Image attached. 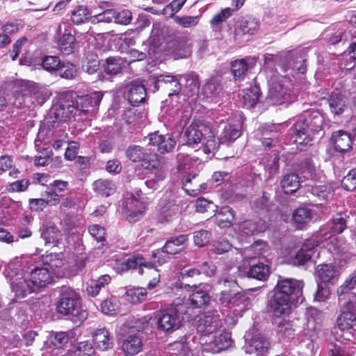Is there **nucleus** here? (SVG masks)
Wrapping results in <instances>:
<instances>
[{"label": "nucleus", "mask_w": 356, "mask_h": 356, "mask_svg": "<svg viewBox=\"0 0 356 356\" xmlns=\"http://www.w3.org/2000/svg\"><path fill=\"white\" fill-rule=\"evenodd\" d=\"M103 94L98 91L77 97L75 100L70 92L61 94L49 113V118L52 119L50 122H65L77 112H93L99 106Z\"/></svg>", "instance_id": "obj_1"}, {"label": "nucleus", "mask_w": 356, "mask_h": 356, "mask_svg": "<svg viewBox=\"0 0 356 356\" xmlns=\"http://www.w3.org/2000/svg\"><path fill=\"white\" fill-rule=\"evenodd\" d=\"M22 267V270L28 275L29 280L37 291L51 282L53 273L40 263L38 255L24 256L11 263L9 268L12 270Z\"/></svg>", "instance_id": "obj_2"}, {"label": "nucleus", "mask_w": 356, "mask_h": 356, "mask_svg": "<svg viewBox=\"0 0 356 356\" xmlns=\"http://www.w3.org/2000/svg\"><path fill=\"white\" fill-rule=\"evenodd\" d=\"M49 90L38 84L22 80L15 83L14 104L19 108L41 106L49 97Z\"/></svg>", "instance_id": "obj_3"}, {"label": "nucleus", "mask_w": 356, "mask_h": 356, "mask_svg": "<svg viewBox=\"0 0 356 356\" xmlns=\"http://www.w3.org/2000/svg\"><path fill=\"white\" fill-rule=\"evenodd\" d=\"M268 84V98L273 104H281L289 98L290 77L286 75H280L277 70L267 72Z\"/></svg>", "instance_id": "obj_4"}, {"label": "nucleus", "mask_w": 356, "mask_h": 356, "mask_svg": "<svg viewBox=\"0 0 356 356\" xmlns=\"http://www.w3.org/2000/svg\"><path fill=\"white\" fill-rule=\"evenodd\" d=\"M180 78L181 76L160 74L149 77L147 82L149 87L153 86L152 90L154 92L160 90L163 94L171 97L179 95L181 90Z\"/></svg>", "instance_id": "obj_5"}, {"label": "nucleus", "mask_w": 356, "mask_h": 356, "mask_svg": "<svg viewBox=\"0 0 356 356\" xmlns=\"http://www.w3.org/2000/svg\"><path fill=\"white\" fill-rule=\"evenodd\" d=\"M254 320L253 327L245 332L244 336L248 343L245 346V351L248 354H255L257 356H262L266 354L269 348L270 342L264 334L257 332L256 329V317H252Z\"/></svg>", "instance_id": "obj_6"}, {"label": "nucleus", "mask_w": 356, "mask_h": 356, "mask_svg": "<svg viewBox=\"0 0 356 356\" xmlns=\"http://www.w3.org/2000/svg\"><path fill=\"white\" fill-rule=\"evenodd\" d=\"M81 307L80 296L70 287H61L59 291V300L56 304V312L79 311Z\"/></svg>", "instance_id": "obj_7"}, {"label": "nucleus", "mask_w": 356, "mask_h": 356, "mask_svg": "<svg viewBox=\"0 0 356 356\" xmlns=\"http://www.w3.org/2000/svg\"><path fill=\"white\" fill-rule=\"evenodd\" d=\"M268 306L273 312H286L295 309L298 307H301L300 310L306 309L303 297H298L296 300H291L286 295H282L275 291L269 298Z\"/></svg>", "instance_id": "obj_8"}, {"label": "nucleus", "mask_w": 356, "mask_h": 356, "mask_svg": "<svg viewBox=\"0 0 356 356\" xmlns=\"http://www.w3.org/2000/svg\"><path fill=\"white\" fill-rule=\"evenodd\" d=\"M12 291L17 298H22L27 294L37 291L33 285L27 274L22 270V272L14 273L10 275Z\"/></svg>", "instance_id": "obj_9"}, {"label": "nucleus", "mask_w": 356, "mask_h": 356, "mask_svg": "<svg viewBox=\"0 0 356 356\" xmlns=\"http://www.w3.org/2000/svg\"><path fill=\"white\" fill-rule=\"evenodd\" d=\"M305 59L300 54H289L280 59L279 67L287 77L294 76L296 73L306 72Z\"/></svg>", "instance_id": "obj_10"}, {"label": "nucleus", "mask_w": 356, "mask_h": 356, "mask_svg": "<svg viewBox=\"0 0 356 356\" xmlns=\"http://www.w3.org/2000/svg\"><path fill=\"white\" fill-rule=\"evenodd\" d=\"M222 327L221 316L219 314L202 313L197 321V332L208 335Z\"/></svg>", "instance_id": "obj_11"}, {"label": "nucleus", "mask_w": 356, "mask_h": 356, "mask_svg": "<svg viewBox=\"0 0 356 356\" xmlns=\"http://www.w3.org/2000/svg\"><path fill=\"white\" fill-rule=\"evenodd\" d=\"M356 284V274L353 273L346 280L344 283L337 289L339 296V304L343 312H356V296H351L348 300L342 296L348 291L354 289Z\"/></svg>", "instance_id": "obj_12"}, {"label": "nucleus", "mask_w": 356, "mask_h": 356, "mask_svg": "<svg viewBox=\"0 0 356 356\" xmlns=\"http://www.w3.org/2000/svg\"><path fill=\"white\" fill-rule=\"evenodd\" d=\"M302 282L289 278L284 279L278 281L275 291L282 295H286L291 300H296L298 297H302Z\"/></svg>", "instance_id": "obj_13"}, {"label": "nucleus", "mask_w": 356, "mask_h": 356, "mask_svg": "<svg viewBox=\"0 0 356 356\" xmlns=\"http://www.w3.org/2000/svg\"><path fill=\"white\" fill-rule=\"evenodd\" d=\"M291 131L295 136L294 143L298 145L302 146L299 147L300 149H302L303 147L307 146V145L312 140L313 136L301 115L294 123Z\"/></svg>", "instance_id": "obj_14"}, {"label": "nucleus", "mask_w": 356, "mask_h": 356, "mask_svg": "<svg viewBox=\"0 0 356 356\" xmlns=\"http://www.w3.org/2000/svg\"><path fill=\"white\" fill-rule=\"evenodd\" d=\"M316 275L317 282L334 284L339 278V271L331 264H323L317 266Z\"/></svg>", "instance_id": "obj_15"}, {"label": "nucleus", "mask_w": 356, "mask_h": 356, "mask_svg": "<svg viewBox=\"0 0 356 356\" xmlns=\"http://www.w3.org/2000/svg\"><path fill=\"white\" fill-rule=\"evenodd\" d=\"M207 132H211L205 126L200 124H191L188 126L184 133V140L186 143L192 147H195L202 140H204V136Z\"/></svg>", "instance_id": "obj_16"}, {"label": "nucleus", "mask_w": 356, "mask_h": 356, "mask_svg": "<svg viewBox=\"0 0 356 356\" xmlns=\"http://www.w3.org/2000/svg\"><path fill=\"white\" fill-rule=\"evenodd\" d=\"M125 90L130 104L134 106H138L145 99L146 89L139 80H134L127 84Z\"/></svg>", "instance_id": "obj_17"}, {"label": "nucleus", "mask_w": 356, "mask_h": 356, "mask_svg": "<svg viewBox=\"0 0 356 356\" xmlns=\"http://www.w3.org/2000/svg\"><path fill=\"white\" fill-rule=\"evenodd\" d=\"M149 144L157 146L158 151L161 154H165L175 149L176 140L168 135L163 136L153 133L149 135Z\"/></svg>", "instance_id": "obj_18"}, {"label": "nucleus", "mask_w": 356, "mask_h": 356, "mask_svg": "<svg viewBox=\"0 0 356 356\" xmlns=\"http://www.w3.org/2000/svg\"><path fill=\"white\" fill-rule=\"evenodd\" d=\"M182 320L179 313H163L158 320V328L165 332H172L179 327Z\"/></svg>", "instance_id": "obj_19"}, {"label": "nucleus", "mask_w": 356, "mask_h": 356, "mask_svg": "<svg viewBox=\"0 0 356 356\" xmlns=\"http://www.w3.org/2000/svg\"><path fill=\"white\" fill-rule=\"evenodd\" d=\"M127 219L129 222L138 220L144 214L146 207L143 202L134 197H129L125 201Z\"/></svg>", "instance_id": "obj_20"}, {"label": "nucleus", "mask_w": 356, "mask_h": 356, "mask_svg": "<svg viewBox=\"0 0 356 356\" xmlns=\"http://www.w3.org/2000/svg\"><path fill=\"white\" fill-rule=\"evenodd\" d=\"M186 234H181L177 236H172L165 242L161 248L163 254L176 255L181 253L184 250V245L188 241Z\"/></svg>", "instance_id": "obj_21"}, {"label": "nucleus", "mask_w": 356, "mask_h": 356, "mask_svg": "<svg viewBox=\"0 0 356 356\" xmlns=\"http://www.w3.org/2000/svg\"><path fill=\"white\" fill-rule=\"evenodd\" d=\"M316 246L317 245L313 241H305L292 259V263L296 266L304 265L312 259L316 252L315 248Z\"/></svg>", "instance_id": "obj_22"}, {"label": "nucleus", "mask_w": 356, "mask_h": 356, "mask_svg": "<svg viewBox=\"0 0 356 356\" xmlns=\"http://www.w3.org/2000/svg\"><path fill=\"white\" fill-rule=\"evenodd\" d=\"M331 140L334 145V149L339 152L343 153L352 148L351 136L345 131L339 130L334 132Z\"/></svg>", "instance_id": "obj_23"}, {"label": "nucleus", "mask_w": 356, "mask_h": 356, "mask_svg": "<svg viewBox=\"0 0 356 356\" xmlns=\"http://www.w3.org/2000/svg\"><path fill=\"white\" fill-rule=\"evenodd\" d=\"M122 349L128 355H135L143 350V342L139 332L129 334L122 342Z\"/></svg>", "instance_id": "obj_24"}, {"label": "nucleus", "mask_w": 356, "mask_h": 356, "mask_svg": "<svg viewBox=\"0 0 356 356\" xmlns=\"http://www.w3.org/2000/svg\"><path fill=\"white\" fill-rule=\"evenodd\" d=\"M305 122L307 124L309 131L313 135L319 132L323 126V115L318 111H307L301 115Z\"/></svg>", "instance_id": "obj_25"}, {"label": "nucleus", "mask_w": 356, "mask_h": 356, "mask_svg": "<svg viewBox=\"0 0 356 356\" xmlns=\"http://www.w3.org/2000/svg\"><path fill=\"white\" fill-rule=\"evenodd\" d=\"M183 188L190 195H197L202 190L206 189V184L201 183L195 174H188L182 179Z\"/></svg>", "instance_id": "obj_26"}, {"label": "nucleus", "mask_w": 356, "mask_h": 356, "mask_svg": "<svg viewBox=\"0 0 356 356\" xmlns=\"http://www.w3.org/2000/svg\"><path fill=\"white\" fill-rule=\"evenodd\" d=\"M211 251L216 254H222L223 253L230 252L231 254H234L236 256L234 259H232V261H237L243 257L242 250L237 248H233L228 240L225 238H220L215 241L213 244Z\"/></svg>", "instance_id": "obj_27"}, {"label": "nucleus", "mask_w": 356, "mask_h": 356, "mask_svg": "<svg viewBox=\"0 0 356 356\" xmlns=\"http://www.w3.org/2000/svg\"><path fill=\"white\" fill-rule=\"evenodd\" d=\"M330 110L334 116L341 115L347 108L348 98L339 93H332L327 99Z\"/></svg>", "instance_id": "obj_28"}, {"label": "nucleus", "mask_w": 356, "mask_h": 356, "mask_svg": "<svg viewBox=\"0 0 356 356\" xmlns=\"http://www.w3.org/2000/svg\"><path fill=\"white\" fill-rule=\"evenodd\" d=\"M245 298L244 295L237 292L236 290H231L230 291L223 290L220 293L219 302L225 307H232V306L241 305Z\"/></svg>", "instance_id": "obj_29"}, {"label": "nucleus", "mask_w": 356, "mask_h": 356, "mask_svg": "<svg viewBox=\"0 0 356 356\" xmlns=\"http://www.w3.org/2000/svg\"><path fill=\"white\" fill-rule=\"evenodd\" d=\"M233 343L231 333L225 332L218 336H216L213 340L208 345L210 348H205L204 349L210 350L213 353H219L230 348Z\"/></svg>", "instance_id": "obj_30"}, {"label": "nucleus", "mask_w": 356, "mask_h": 356, "mask_svg": "<svg viewBox=\"0 0 356 356\" xmlns=\"http://www.w3.org/2000/svg\"><path fill=\"white\" fill-rule=\"evenodd\" d=\"M92 338L96 348L100 350H108L113 348V342L110 337V333L105 328L96 330Z\"/></svg>", "instance_id": "obj_31"}, {"label": "nucleus", "mask_w": 356, "mask_h": 356, "mask_svg": "<svg viewBox=\"0 0 356 356\" xmlns=\"http://www.w3.org/2000/svg\"><path fill=\"white\" fill-rule=\"evenodd\" d=\"M241 134L239 124H227L220 134L218 140L220 144L229 145L236 140Z\"/></svg>", "instance_id": "obj_32"}, {"label": "nucleus", "mask_w": 356, "mask_h": 356, "mask_svg": "<svg viewBox=\"0 0 356 356\" xmlns=\"http://www.w3.org/2000/svg\"><path fill=\"white\" fill-rule=\"evenodd\" d=\"M267 250L268 245L266 243L259 240L242 251L243 257L241 258L252 259L256 257H260L264 256Z\"/></svg>", "instance_id": "obj_33"}, {"label": "nucleus", "mask_w": 356, "mask_h": 356, "mask_svg": "<svg viewBox=\"0 0 356 356\" xmlns=\"http://www.w3.org/2000/svg\"><path fill=\"white\" fill-rule=\"evenodd\" d=\"M311 193L319 201H329L334 195V189L330 184H320L312 187Z\"/></svg>", "instance_id": "obj_34"}, {"label": "nucleus", "mask_w": 356, "mask_h": 356, "mask_svg": "<svg viewBox=\"0 0 356 356\" xmlns=\"http://www.w3.org/2000/svg\"><path fill=\"white\" fill-rule=\"evenodd\" d=\"M189 300L194 309H205L211 301V297L207 291L197 289L190 295Z\"/></svg>", "instance_id": "obj_35"}, {"label": "nucleus", "mask_w": 356, "mask_h": 356, "mask_svg": "<svg viewBox=\"0 0 356 356\" xmlns=\"http://www.w3.org/2000/svg\"><path fill=\"white\" fill-rule=\"evenodd\" d=\"M38 257L40 263H42L44 267L51 270L53 274L56 268L63 265L62 254L60 253H50L42 257L38 256Z\"/></svg>", "instance_id": "obj_36"}, {"label": "nucleus", "mask_w": 356, "mask_h": 356, "mask_svg": "<svg viewBox=\"0 0 356 356\" xmlns=\"http://www.w3.org/2000/svg\"><path fill=\"white\" fill-rule=\"evenodd\" d=\"M327 247L333 255L337 257L344 256L348 252V245L342 239L336 236L330 237Z\"/></svg>", "instance_id": "obj_37"}, {"label": "nucleus", "mask_w": 356, "mask_h": 356, "mask_svg": "<svg viewBox=\"0 0 356 356\" xmlns=\"http://www.w3.org/2000/svg\"><path fill=\"white\" fill-rule=\"evenodd\" d=\"M216 218V223L219 227H228L234 222V211L229 207H224L217 213Z\"/></svg>", "instance_id": "obj_38"}, {"label": "nucleus", "mask_w": 356, "mask_h": 356, "mask_svg": "<svg viewBox=\"0 0 356 356\" xmlns=\"http://www.w3.org/2000/svg\"><path fill=\"white\" fill-rule=\"evenodd\" d=\"M337 323L341 330H346L352 334L356 332V316L354 313H341Z\"/></svg>", "instance_id": "obj_39"}, {"label": "nucleus", "mask_w": 356, "mask_h": 356, "mask_svg": "<svg viewBox=\"0 0 356 356\" xmlns=\"http://www.w3.org/2000/svg\"><path fill=\"white\" fill-rule=\"evenodd\" d=\"M267 224L264 220L254 221L252 220L244 221L240 226L241 232L245 234H254L266 230Z\"/></svg>", "instance_id": "obj_40"}, {"label": "nucleus", "mask_w": 356, "mask_h": 356, "mask_svg": "<svg viewBox=\"0 0 356 356\" xmlns=\"http://www.w3.org/2000/svg\"><path fill=\"white\" fill-rule=\"evenodd\" d=\"M281 186L285 193L291 194L296 192L300 187L298 175L296 173L286 175L281 181Z\"/></svg>", "instance_id": "obj_41"}, {"label": "nucleus", "mask_w": 356, "mask_h": 356, "mask_svg": "<svg viewBox=\"0 0 356 356\" xmlns=\"http://www.w3.org/2000/svg\"><path fill=\"white\" fill-rule=\"evenodd\" d=\"M269 275L270 267L262 263L250 266L248 272V277L260 281L266 280Z\"/></svg>", "instance_id": "obj_42"}, {"label": "nucleus", "mask_w": 356, "mask_h": 356, "mask_svg": "<svg viewBox=\"0 0 356 356\" xmlns=\"http://www.w3.org/2000/svg\"><path fill=\"white\" fill-rule=\"evenodd\" d=\"M260 89L257 86H250L248 89L243 90L242 96L243 104L248 108L253 107L259 101Z\"/></svg>", "instance_id": "obj_43"}, {"label": "nucleus", "mask_w": 356, "mask_h": 356, "mask_svg": "<svg viewBox=\"0 0 356 356\" xmlns=\"http://www.w3.org/2000/svg\"><path fill=\"white\" fill-rule=\"evenodd\" d=\"M92 186L95 192L106 197L114 193L115 191L114 184L108 179H98L93 183Z\"/></svg>", "instance_id": "obj_44"}, {"label": "nucleus", "mask_w": 356, "mask_h": 356, "mask_svg": "<svg viewBox=\"0 0 356 356\" xmlns=\"http://www.w3.org/2000/svg\"><path fill=\"white\" fill-rule=\"evenodd\" d=\"M124 63L120 57H109L106 60L104 68L106 74L115 75L121 72Z\"/></svg>", "instance_id": "obj_45"}, {"label": "nucleus", "mask_w": 356, "mask_h": 356, "mask_svg": "<svg viewBox=\"0 0 356 356\" xmlns=\"http://www.w3.org/2000/svg\"><path fill=\"white\" fill-rule=\"evenodd\" d=\"M313 212L307 207H300L295 209L292 214V219L295 223L306 224L313 218Z\"/></svg>", "instance_id": "obj_46"}, {"label": "nucleus", "mask_w": 356, "mask_h": 356, "mask_svg": "<svg viewBox=\"0 0 356 356\" xmlns=\"http://www.w3.org/2000/svg\"><path fill=\"white\" fill-rule=\"evenodd\" d=\"M111 278L108 275L100 276L96 280H92L90 284L87 287V292L92 296H97L102 288L111 282Z\"/></svg>", "instance_id": "obj_47"}, {"label": "nucleus", "mask_w": 356, "mask_h": 356, "mask_svg": "<svg viewBox=\"0 0 356 356\" xmlns=\"http://www.w3.org/2000/svg\"><path fill=\"white\" fill-rule=\"evenodd\" d=\"M186 338L184 337L181 340L175 341L169 346V350L172 356H188L190 352V348L186 342Z\"/></svg>", "instance_id": "obj_48"}, {"label": "nucleus", "mask_w": 356, "mask_h": 356, "mask_svg": "<svg viewBox=\"0 0 356 356\" xmlns=\"http://www.w3.org/2000/svg\"><path fill=\"white\" fill-rule=\"evenodd\" d=\"M127 157L133 162H140L145 160L148 154L145 150L138 145H131L126 151Z\"/></svg>", "instance_id": "obj_49"}, {"label": "nucleus", "mask_w": 356, "mask_h": 356, "mask_svg": "<svg viewBox=\"0 0 356 356\" xmlns=\"http://www.w3.org/2000/svg\"><path fill=\"white\" fill-rule=\"evenodd\" d=\"M220 90L219 81L216 78H211L203 86L202 93L206 98H211L217 95Z\"/></svg>", "instance_id": "obj_50"}, {"label": "nucleus", "mask_w": 356, "mask_h": 356, "mask_svg": "<svg viewBox=\"0 0 356 356\" xmlns=\"http://www.w3.org/2000/svg\"><path fill=\"white\" fill-rule=\"evenodd\" d=\"M258 28V22L254 19L249 18L241 19L236 30L243 34L253 35L257 32Z\"/></svg>", "instance_id": "obj_51"}, {"label": "nucleus", "mask_w": 356, "mask_h": 356, "mask_svg": "<svg viewBox=\"0 0 356 356\" xmlns=\"http://www.w3.org/2000/svg\"><path fill=\"white\" fill-rule=\"evenodd\" d=\"M71 334L69 332H51L49 339L54 346L60 348L68 343Z\"/></svg>", "instance_id": "obj_52"}, {"label": "nucleus", "mask_w": 356, "mask_h": 356, "mask_svg": "<svg viewBox=\"0 0 356 356\" xmlns=\"http://www.w3.org/2000/svg\"><path fill=\"white\" fill-rule=\"evenodd\" d=\"M91 13L85 6H77L72 12V21L75 24H81L89 19Z\"/></svg>", "instance_id": "obj_53"}, {"label": "nucleus", "mask_w": 356, "mask_h": 356, "mask_svg": "<svg viewBox=\"0 0 356 356\" xmlns=\"http://www.w3.org/2000/svg\"><path fill=\"white\" fill-rule=\"evenodd\" d=\"M328 356H350V348L340 342L330 343L327 346Z\"/></svg>", "instance_id": "obj_54"}, {"label": "nucleus", "mask_w": 356, "mask_h": 356, "mask_svg": "<svg viewBox=\"0 0 356 356\" xmlns=\"http://www.w3.org/2000/svg\"><path fill=\"white\" fill-rule=\"evenodd\" d=\"M76 39L70 33L63 34L59 40V49L65 54H70L75 45Z\"/></svg>", "instance_id": "obj_55"}, {"label": "nucleus", "mask_w": 356, "mask_h": 356, "mask_svg": "<svg viewBox=\"0 0 356 356\" xmlns=\"http://www.w3.org/2000/svg\"><path fill=\"white\" fill-rule=\"evenodd\" d=\"M41 236L46 243L54 244L59 241L60 233L57 227L49 226L42 229Z\"/></svg>", "instance_id": "obj_56"}, {"label": "nucleus", "mask_w": 356, "mask_h": 356, "mask_svg": "<svg viewBox=\"0 0 356 356\" xmlns=\"http://www.w3.org/2000/svg\"><path fill=\"white\" fill-rule=\"evenodd\" d=\"M60 76L65 79H73L77 75L76 66L70 62L63 61L58 69Z\"/></svg>", "instance_id": "obj_57"}, {"label": "nucleus", "mask_w": 356, "mask_h": 356, "mask_svg": "<svg viewBox=\"0 0 356 356\" xmlns=\"http://www.w3.org/2000/svg\"><path fill=\"white\" fill-rule=\"evenodd\" d=\"M201 15L197 16H174L175 22L183 28H192L198 24Z\"/></svg>", "instance_id": "obj_58"}, {"label": "nucleus", "mask_w": 356, "mask_h": 356, "mask_svg": "<svg viewBox=\"0 0 356 356\" xmlns=\"http://www.w3.org/2000/svg\"><path fill=\"white\" fill-rule=\"evenodd\" d=\"M347 227L346 216L344 213H337L333 218L331 231L332 234H341Z\"/></svg>", "instance_id": "obj_59"}, {"label": "nucleus", "mask_w": 356, "mask_h": 356, "mask_svg": "<svg viewBox=\"0 0 356 356\" xmlns=\"http://www.w3.org/2000/svg\"><path fill=\"white\" fill-rule=\"evenodd\" d=\"M279 161L280 157L277 154L270 156V159L267 161L264 165V170L266 173L267 179H270L277 173L279 170Z\"/></svg>", "instance_id": "obj_60"}, {"label": "nucleus", "mask_w": 356, "mask_h": 356, "mask_svg": "<svg viewBox=\"0 0 356 356\" xmlns=\"http://www.w3.org/2000/svg\"><path fill=\"white\" fill-rule=\"evenodd\" d=\"M62 62L55 56H47L42 59V67L49 72L58 71Z\"/></svg>", "instance_id": "obj_61"}, {"label": "nucleus", "mask_w": 356, "mask_h": 356, "mask_svg": "<svg viewBox=\"0 0 356 356\" xmlns=\"http://www.w3.org/2000/svg\"><path fill=\"white\" fill-rule=\"evenodd\" d=\"M95 349L89 341H81L77 344L75 356H94Z\"/></svg>", "instance_id": "obj_62"}, {"label": "nucleus", "mask_w": 356, "mask_h": 356, "mask_svg": "<svg viewBox=\"0 0 356 356\" xmlns=\"http://www.w3.org/2000/svg\"><path fill=\"white\" fill-rule=\"evenodd\" d=\"M248 70V64L244 59L235 60L232 63V72L234 77L241 78Z\"/></svg>", "instance_id": "obj_63"}, {"label": "nucleus", "mask_w": 356, "mask_h": 356, "mask_svg": "<svg viewBox=\"0 0 356 356\" xmlns=\"http://www.w3.org/2000/svg\"><path fill=\"white\" fill-rule=\"evenodd\" d=\"M341 185L346 191H352L356 187V168L351 170L348 174L343 177Z\"/></svg>", "instance_id": "obj_64"}]
</instances>
